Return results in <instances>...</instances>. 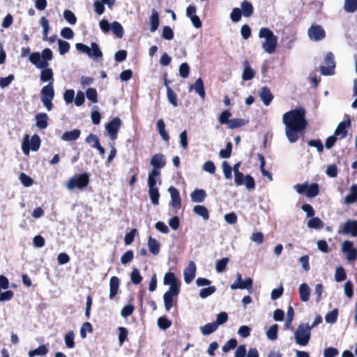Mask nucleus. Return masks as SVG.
<instances>
[{
  "label": "nucleus",
  "mask_w": 357,
  "mask_h": 357,
  "mask_svg": "<svg viewBox=\"0 0 357 357\" xmlns=\"http://www.w3.org/2000/svg\"><path fill=\"white\" fill-rule=\"evenodd\" d=\"M357 199V185L351 187V192L344 198V202L347 204L355 202Z\"/></svg>",
  "instance_id": "38"
},
{
  "label": "nucleus",
  "mask_w": 357,
  "mask_h": 357,
  "mask_svg": "<svg viewBox=\"0 0 357 357\" xmlns=\"http://www.w3.org/2000/svg\"><path fill=\"white\" fill-rule=\"evenodd\" d=\"M89 182V177L88 174L83 173L70 178L66 184V187L69 190H73L75 188L83 189L88 185Z\"/></svg>",
  "instance_id": "7"
},
{
  "label": "nucleus",
  "mask_w": 357,
  "mask_h": 357,
  "mask_svg": "<svg viewBox=\"0 0 357 357\" xmlns=\"http://www.w3.org/2000/svg\"><path fill=\"white\" fill-rule=\"evenodd\" d=\"M149 194L151 203L157 206L159 204L160 194L157 187L149 188Z\"/></svg>",
  "instance_id": "37"
},
{
  "label": "nucleus",
  "mask_w": 357,
  "mask_h": 357,
  "mask_svg": "<svg viewBox=\"0 0 357 357\" xmlns=\"http://www.w3.org/2000/svg\"><path fill=\"white\" fill-rule=\"evenodd\" d=\"M344 9L349 13H353L356 11L357 0H344Z\"/></svg>",
  "instance_id": "41"
},
{
  "label": "nucleus",
  "mask_w": 357,
  "mask_h": 357,
  "mask_svg": "<svg viewBox=\"0 0 357 357\" xmlns=\"http://www.w3.org/2000/svg\"><path fill=\"white\" fill-rule=\"evenodd\" d=\"M253 281L251 278H246L245 280L242 279V276L239 273H236L235 281L231 284L230 288L235 289H248L250 290L252 287Z\"/></svg>",
  "instance_id": "12"
},
{
  "label": "nucleus",
  "mask_w": 357,
  "mask_h": 357,
  "mask_svg": "<svg viewBox=\"0 0 357 357\" xmlns=\"http://www.w3.org/2000/svg\"><path fill=\"white\" fill-rule=\"evenodd\" d=\"M338 315V311L337 309H334L333 310L327 313L325 317V320L328 324H334L336 322Z\"/></svg>",
  "instance_id": "54"
},
{
  "label": "nucleus",
  "mask_w": 357,
  "mask_h": 357,
  "mask_svg": "<svg viewBox=\"0 0 357 357\" xmlns=\"http://www.w3.org/2000/svg\"><path fill=\"white\" fill-rule=\"evenodd\" d=\"M347 278V275L344 271V269L342 267H337L335 270V280L337 282L345 280Z\"/></svg>",
  "instance_id": "49"
},
{
  "label": "nucleus",
  "mask_w": 357,
  "mask_h": 357,
  "mask_svg": "<svg viewBox=\"0 0 357 357\" xmlns=\"http://www.w3.org/2000/svg\"><path fill=\"white\" fill-rule=\"evenodd\" d=\"M86 96L93 103H96L98 102V94L97 91L93 88H89L86 91Z\"/></svg>",
  "instance_id": "55"
},
{
  "label": "nucleus",
  "mask_w": 357,
  "mask_h": 357,
  "mask_svg": "<svg viewBox=\"0 0 357 357\" xmlns=\"http://www.w3.org/2000/svg\"><path fill=\"white\" fill-rule=\"evenodd\" d=\"M259 38L264 39L261 43V47L265 52L268 54L275 52L278 45V37L271 29L266 27L261 28L259 31Z\"/></svg>",
  "instance_id": "3"
},
{
  "label": "nucleus",
  "mask_w": 357,
  "mask_h": 357,
  "mask_svg": "<svg viewBox=\"0 0 357 357\" xmlns=\"http://www.w3.org/2000/svg\"><path fill=\"white\" fill-rule=\"evenodd\" d=\"M206 197V192L202 189H195L190 194V198L192 202L202 203Z\"/></svg>",
  "instance_id": "22"
},
{
  "label": "nucleus",
  "mask_w": 357,
  "mask_h": 357,
  "mask_svg": "<svg viewBox=\"0 0 357 357\" xmlns=\"http://www.w3.org/2000/svg\"><path fill=\"white\" fill-rule=\"evenodd\" d=\"M63 17L67 22L71 25H74L77 22V17L75 14L70 10H65L63 12Z\"/></svg>",
  "instance_id": "46"
},
{
  "label": "nucleus",
  "mask_w": 357,
  "mask_h": 357,
  "mask_svg": "<svg viewBox=\"0 0 357 357\" xmlns=\"http://www.w3.org/2000/svg\"><path fill=\"white\" fill-rule=\"evenodd\" d=\"M242 16L241 9L235 8L232 10L230 14V18L232 22H238L241 20Z\"/></svg>",
  "instance_id": "59"
},
{
  "label": "nucleus",
  "mask_w": 357,
  "mask_h": 357,
  "mask_svg": "<svg viewBox=\"0 0 357 357\" xmlns=\"http://www.w3.org/2000/svg\"><path fill=\"white\" fill-rule=\"evenodd\" d=\"M160 170L152 169L149 172L147 180L149 188L156 187L157 179H160Z\"/></svg>",
  "instance_id": "27"
},
{
  "label": "nucleus",
  "mask_w": 357,
  "mask_h": 357,
  "mask_svg": "<svg viewBox=\"0 0 357 357\" xmlns=\"http://www.w3.org/2000/svg\"><path fill=\"white\" fill-rule=\"evenodd\" d=\"M40 137L35 134L31 138L29 135H25L22 143V150L24 155H29L30 150L37 151L40 146Z\"/></svg>",
  "instance_id": "5"
},
{
  "label": "nucleus",
  "mask_w": 357,
  "mask_h": 357,
  "mask_svg": "<svg viewBox=\"0 0 357 357\" xmlns=\"http://www.w3.org/2000/svg\"><path fill=\"white\" fill-rule=\"evenodd\" d=\"M307 36L312 41H320L326 37V32L321 25L313 24L307 30Z\"/></svg>",
  "instance_id": "9"
},
{
  "label": "nucleus",
  "mask_w": 357,
  "mask_h": 357,
  "mask_svg": "<svg viewBox=\"0 0 357 357\" xmlns=\"http://www.w3.org/2000/svg\"><path fill=\"white\" fill-rule=\"evenodd\" d=\"M319 185L317 183H313L308 186L306 190V196L310 198L316 197L319 194Z\"/></svg>",
  "instance_id": "45"
},
{
  "label": "nucleus",
  "mask_w": 357,
  "mask_h": 357,
  "mask_svg": "<svg viewBox=\"0 0 357 357\" xmlns=\"http://www.w3.org/2000/svg\"><path fill=\"white\" fill-rule=\"evenodd\" d=\"M110 29L113 33L119 38H121L123 36V29L121 24L118 22H114L111 24Z\"/></svg>",
  "instance_id": "40"
},
{
  "label": "nucleus",
  "mask_w": 357,
  "mask_h": 357,
  "mask_svg": "<svg viewBox=\"0 0 357 357\" xmlns=\"http://www.w3.org/2000/svg\"><path fill=\"white\" fill-rule=\"evenodd\" d=\"M157 324L160 329L165 331L171 326L172 321L165 317H160L158 319Z\"/></svg>",
  "instance_id": "44"
},
{
  "label": "nucleus",
  "mask_w": 357,
  "mask_h": 357,
  "mask_svg": "<svg viewBox=\"0 0 357 357\" xmlns=\"http://www.w3.org/2000/svg\"><path fill=\"white\" fill-rule=\"evenodd\" d=\"M278 326L277 324L272 325L266 331V336L270 340H275L278 338Z\"/></svg>",
  "instance_id": "47"
},
{
  "label": "nucleus",
  "mask_w": 357,
  "mask_h": 357,
  "mask_svg": "<svg viewBox=\"0 0 357 357\" xmlns=\"http://www.w3.org/2000/svg\"><path fill=\"white\" fill-rule=\"evenodd\" d=\"M64 341L66 346L69 349H73L75 347L74 342V333L73 331H68L64 337Z\"/></svg>",
  "instance_id": "51"
},
{
  "label": "nucleus",
  "mask_w": 357,
  "mask_h": 357,
  "mask_svg": "<svg viewBox=\"0 0 357 357\" xmlns=\"http://www.w3.org/2000/svg\"><path fill=\"white\" fill-rule=\"evenodd\" d=\"M163 283L165 285H169V287H176L178 290H180V283L176 278L174 273L172 272H168L165 275Z\"/></svg>",
  "instance_id": "17"
},
{
  "label": "nucleus",
  "mask_w": 357,
  "mask_h": 357,
  "mask_svg": "<svg viewBox=\"0 0 357 357\" xmlns=\"http://www.w3.org/2000/svg\"><path fill=\"white\" fill-rule=\"evenodd\" d=\"M130 280L132 282L135 284H139L141 283L142 280V277L141 276L139 271L137 268H135L132 271L130 274Z\"/></svg>",
  "instance_id": "52"
},
{
  "label": "nucleus",
  "mask_w": 357,
  "mask_h": 357,
  "mask_svg": "<svg viewBox=\"0 0 357 357\" xmlns=\"http://www.w3.org/2000/svg\"><path fill=\"white\" fill-rule=\"evenodd\" d=\"M162 36L165 40H172L174 38L173 30L168 26L163 27Z\"/></svg>",
  "instance_id": "64"
},
{
  "label": "nucleus",
  "mask_w": 357,
  "mask_h": 357,
  "mask_svg": "<svg viewBox=\"0 0 357 357\" xmlns=\"http://www.w3.org/2000/svg\"><path fill=\"white\" fill-rule=\"evenodd\" d=\"M165 86L167 89V96L169 102L174 107L178 105L177 96L175 92L169 87L167 80H165Z\"/></svg>",
  "instance_id": "31"
},
{
  "label": "nucleus",
  "mask_w": 357,
  "mask_h": 357,
  "mask_svg": "<svg viewBox=\"0 0 357 357\" xmlns=\"http://www.w3.org/2000/svg\"><path fill=\"white\" fill-rule=\"evenodd\" d=\"M81 131L79 129H74L71 131L65 132L61 138L66 142L75 141L79 137Z\"/></svg>",
  "instance_id": "25"
},
{
  "label": "nucleus",
  "mask_w": 357,
  "mask_h": 357,
  "mask_svg": "<svg viewBox=\"0 0 357 357\" xmlns=\"http://www.w3.org/2000/svg\"><path fill=\"white\" fill-rule=\"evenodd\" d=\"M151 166H153V169L159 170L160 168H162L165 165V160L164 155L162 154H155L150 162Z\"/></svg>",
  "instance_id": "21"
},
{
  "label": "nucleus",
  "mask_w": 357,
  "mask_h": 357,
  "mask_svg": "<svg viewBox=\"0 0 357 357\" xmlns=\"http://www.w3.org/2000/svg\"><path fill=\"white\" fill-rule=\"evenodd\" d=\"M53 59V52L50 48L44 49L41 53L34 52L31 53L29 56V61L36 66L40 69V79L43 82L51 83L54 84V73L53 70L48 68L49 62Z\"/></svg>",
  "instance_id": "2"
},
{
  "label": "nucleus",
  "mask_w": 357,
  "mask_h": 357,
  "mask_svg": "<svg viewBox=\"0 0 357 357\" xmlns=\"http://www.w3.org/2000/svg\"><path fill=\"white\" fill-rule=\"evenodd\" d=\"M216 291V288L214 286H211L207 288H204L200 290L199 296L202 298H206L208 296L212 295Z\"/></svg>",
  "instance_id": "57"
},
{
  "label": "nucleus",
  "mask_w": 357,
  "mask_h": 357,
  "mask_svg": "<svg viewBox=\"0 0 357 357\" xmlns=\"http://www.w3.org/2000/svg\"><path fill=\"white\" fill-rule=\"evenodd\" d=\"M248 121H245L243 119H230L229 123L228 124V127L230 129H234L237 128L242 127L246 125Z\"/></svg>",
  "instance_id": "43"
},
{
  "label": "nucleus",
  "mask_w": 357,
  "mask_h": 357,
  "mask_svg": "<svg viewBox=\"0 0 357 357\" xmlns=\"http://www.w3.org/2000/svg\"><path fill=\"white\" fill-rule=\"evenodd\" d=\"M179 75L183 78H187L189 75L190 67L187 63H183L179 66Z\"/></svg>",
  "instance_id": "62"
},
{
  "label": "nucleus",
  "mask_w": 357,
  "mask_h": 357,
  "mask_svg": "<svg viewBox=\"0 0 357 357\" xmlns=\"http://www.w3.org/2000/svg\"><path fill=\"white\" fill-rule=\"evenodd\" d=\"M134 258V253L132 250H128L126 252H125L121 258V262L126 265L128 263H130Z\"/></svg>",
  "instance_id": "63"
},
{
  "label": "nucleus",
  "mask_w": 357,
  "mask_h": 357,
  "mask_svg": "<svg viewBox=\"0 0 357 357\" xmlns=\"http://www.w3.org/2000/svg\"><path fill=\"white\" fill-rule=\"evenodd\" d=\"M193 212L196 215L202 217L203 218V220H207L209 218V214H208V209L204 206H202V205L195 206L193 208Z\"/></svg>",
  "instance_id": "34"
},
{
  "label": "nucleus",
  "mask_w": 357,
  "mask_h": 357,
  "mask_svg": "<svg viewBox=\"0 0 357 357\" xmlns=\"http://www.w3.org/2000/svg\"><path fill=\"white\" fill-rule=\"evenodd\" d=\"M121 125V121L119 117L114 118L105 126L109 137L112 140H115Z\"/></svg>",
  "instance_id": "14"
},
{
  "label": "nucleus",
  "mask_w": 357,
  "mask_h": 357,
  "mask_svg": "<svg viewBox=\"0 0 357 357\" xmlns=\"http://www.w3.org/2000/svg\"><path fill=\"white\" fill-rule=\"evenodd\" d=\"M232 150V144L230 142H229L227 145L226 148L225 149H222L220 151V157L222 158H228L231 155Z\"/></svg>",
  "instance_id": "58"
},
{
  "label": "nucleus",
  "mask_w": 357,
  "mask_h": 357,
  "mask_svg": "<svg viewBox=\"0 0 357 357\" xmlns=\"http://www.w3.org/2000/svg\"><path fill=\"white\" fill-rule=\"evenodd\" d=\"M222 167L224 173V176L226 179H231L232 177L231 172L232 168L226 162L224 161L222 164Z\"/></svg>",
  "instance_id": "61"
},
{
  "label": "nucleus",
  "mask_w": 357,
  "mask_h": 357,
  "mask_svg": "<svg viewBox=\"0 0 357 357\" xmlns=\"http://www.w3.org/2000/svg\"><path fill=\"white\" fill-rule=\"evenodd\" d=\"M119 279L113 276L110 278L109 281V298H114L118 293L119 287Z\"/></svg>",
  "instance_id": "24"
},
{
  "label": "nucleus",
  "mask_w": 357,
  "mask_h": 357,
  "mask_svg": "<svg viewBox=\"0 0 357 357\" xmlns=\"http://www.w3.org/2000/svg\"><path fill=\"white\" fill-rule=\"evenodd\" d=\"M298 292L301 301L307 302L309 301L310 296V289L307 284H301L298 287Z\"/></svg>",
  "instance_id": "26"
},
{
  "label": "nucleus",
  "mask_w": 357,
  "mask_h": 357,
  "mask_svg": "<svg viewBox=\"0 0 357 357\" xmlns=\"http://www.w3.org/2000/svg\"><path fill=\"white\" fill-rule=\"evenodd\" d=\"M282 122L285 126V135L290 143L296 142L298 139V133L307 127L305 110L298 108L283 114Z\"/></svg>",
  "instance_id": "1"
},
{
  "label": "nucleus",
  "mask_w": 357,
  "mask_h": 357,
  "mask_svg": "<svg viewBox=\"0 0 357 357\" xmlns=\"http://www.w3.org/2000/svg\"><path fill=\"white\" fill-rule=\"evenodd\" d=\"M311 330L309 324H299L294 332L296 343L301 347L307 346L310 340Z\"/></svg>",
  "instance_id": "4"
},
{
  "label": "nucleus",
  "mask_w": 357,
  "mask_h": 357,
  "mask_svg": "<svg viewBox=\"0 0 357 357\" xmlns=\"http://www.w3.org/2000/svg\"><path fill=\"white\" fill-rule=\"evenodd\" d=\"M148 247L149 251L154 255H157L160 252V244L155 239L150 236L148 240Z\"/></svg>",
  "instance_id": "30"
},
{
  "label": "nucleus",
  "mask_w": 357,
  "mask_h": 357,
  "mask_svg": "<svg viewBox=\"0 0 357 357\" xmlns=\"http://www.w3.org/2000/svg\"><path fill=\"white\" fill-rule=\"evenodd\" d=\"M40 24L43 29V40H47V35L50 30L49 21L45 17H42L40 21Z\"/></svg>",
  "instance_id": "48"
},
{
  "label": "nucleus",
  "mask_w": 357,
  "mask_h": 357,
  "mask_svg": "<svg viewBox=\"0 0 357 357\" xmlns=\"http://www.w3.org/2000/svg\"><path fill=\"white\" fill-rule=\"evenodd\" d=\"M180 292L176 287H169L163 295L165 309L169 312L171 308L177 303V296Z\"/></svg>",
  "instance_id": "8"
},
{
  "label": "nucleus",
  "mask_w": 357,
  "mask_h": 357,
  "mask_svg": "<svg viewBox=\"0 0 357 357\" xmlns=\"http://www.w3.org/2000/svg\"><path fill=\"white\" fill-rule=\"evenodd\" d=\"M218 329L216 324L213 323L206 324L200 327V331L204 335H208Z\"/></svg>",
  "instance_id": "39"
},
{
  "label": "nucleus",
  "mask_w": 357,
  "mask_h": 357,
  "mask_svg": "<svg viewBox=\"0 0 357 357\" xmlns=\"http://www.w3.org/2000/svg\"><path fill=\"white\" fill-rule=\"evenodd\" d=\"M48 349L45 345H40L37 349L29 351L28 355L29 357H34L35 356H45L47 354Z\"/></svg>",
  "instance_id": "42"
},
{
  "label": "nucleus",
  "mask_w": 357,
  "mask_h": 357,
  "mask_svg": "<svg viewBox=\"0 0 357 357\" xmlns=\"http://www.w3.org/2000/svg\"><path fill=\"white\" fill-rule=\"evenodd\" d=\"M59 45V51L60 54L63 55L67 53L70 50V44L69 43L62 40L61 39L58 40Z\"/></svg>",
  "instance_id": "56"
},
{
  "label": "nucleus",
  "mask_w": 357,
  "mask_h": 357,
  "mask_svg": "<svg viewBox=\"0 0 357 357\" xmlns=\"http://www.w3.org/2000/svg\"><path fill=\"white\" fill-rule=\"evenodd\" d=\"M90 47V52L89 54V57L90 58H101L102 56V53L99 48V46L96 43H91Z\"/></svg>",
  "instance_id": "36"
},
{
  "label": "nucleus",
  "mask_w": 357,
  "mask_h": 357,
  "mask_svg": "<svg viewBox=\"0 0 357 357\" xmlns=\"http://www.w3.org/2000/svg\"><path fill=\"white\" fill-rule=\"evenodd\" d=\"M195 90V92L202 98H204L206 96L204 82L202 78H198L194 84L189 86V91Z\"/></svg>",
  "instance_id": "19"
},
{
  "label": "nucleus",
  "mask_w": 357,
  "mask_h": 357,
  "mask_svg": "<svg viewBox=\"0 0 357 357\" xmlns=\"http://www.w3.org/2000/svg\"><path fill=\"white\" fill-rule=\"evenodd\" d=\"M341 252L347 254V259L349 261H352L357 259V250L354 247L353 242L350 241H344L342 243Z\"/></svg>",
  "instance_id": "13"
},
{
  "label": "nucleus",
  "mask_w": 357,
  "mask_h": 357,
  "mask_svg": "<svg viewBox=\"0 0 357 357\" xmlns=\"http://www.w3.org/2000/svg\"><path fill=\"white\" fill-rule=\"evenodd\" d=\"M344 291L346 296L348 297L349 298H351L353 297L354 286L351 281H347L344 284Z\"/></svg>",
  "instance_id": "60"
},
{
  "label": "nucleus",
  "mask_w": 357,
  "mask_h": 357,
  "mask_svg": "<svg viewBox=\"0 0 357 357\" xmlns=\"http://www.w3.org/2000/svg\"><path fill=\"white\" fill-rule=\"evenodd\" d=\"M35 119L36 121V125L39 129L43 130L47 128L48 116L46 113H38L35 116Z\"/></svg>",
  "instance_id": "23"
},
{
  "label": "nucleus",
  "mask_w": 357,
  "mask_h": 357,
  "mask_svg": "<svg viewBox=\"0 0 357 357\" xmlns=\"http://www.w3.org/2000/svg\"><path fill=\"white\" fill-rule=\"evenodd\" d=\"M307 226L310 229H321L324 228V222L318 217H312L307 222Z\"/></svg>",
  "instance_id": "29"
},
{
  "label": "nucleus",
  "mask_w": 357,
  "mask_h": 357,
  "mask_svg": "<svg viewBox=\"0 0 357 357\" xmlns=\"http://www.w3.org/2000/svg\"><path fill=\"white\" fill-rule=\"evenodd\" d=\"M241 12L244 17H249L253 14V6L252 3L248 1H243L241 3Z\"/></svg>",
  "instance_id": "35"
},
{
  "label": "nucleus",
  "mask_w": 357,
  "mask_h": 357,
  "mask_svg": "<svg viewBox=\"0 0 357 357\" xmlns=\"http://www.w3.org/2000/svg\"><path fill=\"white\" fill-rule=\"evenodd\" d=\"M351 126V122L349 120L347 121H342L339 123L337 128L335 130L334 135L337 138L340 137V139H342L346 137L347 134V128Z\"/></svg>",
  "instance_id": "18"
},
{
  "label": "nucleus",
  "mask_w": 357,
  "mask_h": 357,
  "mask_svg": "<svg viewBox=\"0 0 357 357\" xmlns=\"http://www.w3.org/2000/svg\"><path fill=\"white\" fill-rule=\"evenodd\" d=\"M54 98V86L51 83H48L40 90V101L48 112L51 111L53 108L52 100Z\"/></svg>",
  "instance_id": "6"
},
{
  "label": "nucleus",
  "mask_w": 357,
  "mask_h": 357,
  "mask_svg": "<svg viewBox=\"0 0 357 357\" xmlns=\"http://www.w3.org/2000/svg\"><path fill=\"white\" fill-rule=\"evenodd\" d=\"M196 265L194 261L188 263L187 268L184 270V280L185 283L190 284L195 277Z\"/></svg>",
  "instance_id": "16"
},
{
  "label": "nucleus",
  "mask_w": 357,
  "mask_h": 357,
  "mask_svg": "<svg viewBox=\"0 0 357 357\" xmlns=\"http://www.w3.org/2000/svg\"><path fill=\"white\" fill-rule=\"evenodd\" d=\"M237 344H238V342L236 339H234V338L230 339L222 347V351L224 353H227L230 350L235 349L237 347Z\"/></svg>",
  "instance_id": "53"
},
{
  "label": "nucleus",
  "mask_w": 357,
  "mask_h": 357,
  "mask_svg": "<svg viewBox=\"0 0 357 357\" xmlns=\"http://www.w3.org/2000/svg\"><path fill=\"white\" fill-rule=\"evenodd\" d=\"M150 30L151 32H155L159 26V15L155 10H153L150 17Z\"/></svg>",
  "instance_id": "32"
},
{
  "label": "nucleus",
  "mask_w": 357,
  "mask_h": 357,
  "mask_svg": "<svg viewBox=\"0 0 357 357\" xmlns=\"http://www.w3.org/2000/svg\"><path fill=\"white\" fill-rule=\"evenodd\" d=\"M244 70L242 74V79L244 81H248L252 79L255 75V71L250 68L248 61H245L243 62Z\"/></svg>",
  "instance_id": "28"
},
{
  "label": "nucleus",
  "mask_w": 357,
  "mask_h": 357,
  "mask_svg": "<svg viewBox=\"0 0 357 357\" xmlns=\"http://www.w3.org/2000/svg\"><path fill=\"white\" fill-rule=\"evenodd\" d=\"M338 234L357 236V221L348 220L340 227Z\"/></svg>",
  "instance_id": "10"
},
{
  "label": "nucleus",
  "mask_w": 357,
  "mask_h": 357,
  "mask_svg": "<svg viewBox=\"0 0 357 357\" xmlns=\"http://www.w3.org/2000/svg\"><path fill=\"white\" fill-rule=\"evenodd\" d=\"M168 192L171 197L170 205L176 210L179 209L181 206V198L178 190L176 188L171 186L169 188Z\"/></svg>",
  "instance_id": "15"
},
{
  "label": "nucleus",
  "mask_w": 357,
  "mask_h": 357,
  "mask_svg": "<svg viewBox=\"0 0 357 357\" xmlns=\"http://www.w3.org/2000/svg\"><path fill=\"white\" fill-rule=\"evenodd\" d=\"M324 62L326 66L321 67V73L323 75H332L335 73V62L333 53L328 52L326 54Z\"/></svg>",
  "instance_id": "11"
},
{
  "label": "nucleus",
  "mask_w": 357,
  "mask_h": 357,
  "mask_svg": "<svg viewBox=\"0 0 357 357\" xmlns=\"http://www.w3.org/2000/svg\"><path fill=\"white\" fill-rule=\"evenodd\" d=\"M229 258L224 257L220 260H218L215 264V269L218 273H222L225 271L228 262Z\"/></svg>",
  "instance_id": "50"
},
{
  "label": "nucleus",
  "mask_w": 357,
  "mask_h": 357,
  "mask_svg": "<svg viewBox=\"0 0 357 357\" xmlns=\"http://www.w3.org/2000/svg\"><path fill=\"white\" fill-rule=\"evenodd\" d=\"M156 126L158 132L162 139L165 142H168L169 140V136L165 130V123L164 121L162 119H159L157 121Z\"/></svg>",
  "instance_id": "33"
},
{
  "label": "nucleus",
  "mask_w": 357,
  "mask_h": 357,
  "mask_svg": "<svg viewBox=\"0 0 357 357\" xmlns=\"http://www.w3.org/2000/svg\"><path fill=\"white\" fill-rule=\"evenodd\" d=\"M259 96L265 105H269L273 100V96L270 89L266 86H263L259 93Z\"/></svg>",
  "instance_id": "20"
}]
</instances>
